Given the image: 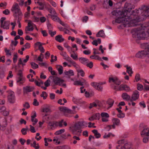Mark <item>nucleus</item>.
<instances>
[{"mask_svg": "<svg viewBox=\"0 0 149 149\" xmlns=\"http://www.w3.org/2000/svg\"><path fill=\"white\" fill-rule=\"evenodd\" d=\"M130 14V15L135 16H137L139 14V17L140 19L149 18V6L143 5L139 8L138 9H136Z\"/></svg>", "mask_w": 149, "mask_h": 149, "instance_id": "obj_1", "label": "nucleus"}, {"mask_svg": "<svg viewBox=\"0 0 149 149\" xmlns=\"http://www.w3.org/2000/svg\"><path fill=\"white\" fill-rule=\"evenodd\" d=\"M139 19H115L112 21L113 24H121L124 26L130 27L138 24L137 22Z\"/></svg>", "mask_w": 149, "mask_h": 149, "instance_id": "obj_2", "label": "nucleus"}, {"mask_svg": "<svg viewBox=\"0 0 149 149\" xmlns=\"http://www.w3.org/2000/svg\"><path fill=\"white\" fill-rule=\"evenodd\" d=\"M88 124L86 122L84 121H79L74 125L70 127V130L74 134H78L80 132L79 130L86 127Z\"/></svg>", "mask_w": 149, "mask_h": 149, "instance_id": "obj_3", "label": "nucleus"}, {"mask_svg": "<svg viewBox=\"0 0 149 149\" xmlns=\"http://www.w3.org/2000/svg\"><path fill=\"white\" fill-rule=\"evenodd\" d=\"M136 37L139 39L149 38V26L145 27L138 30L136 33Z\"/></svg>", "mask_w": 149, "mask_h": 149, "instance_id": "obj_4", "label": "nucleus"}, {"mask_svg": "<svg viewBox=\"0 0 149 149\" xmlns=\"http://www.w3.org/2000/svg\"><path fill=\"white\" fill-rule=\"evenodd\" d=\"M135 8L134 5L130 3H126L124 6L123 9L122 10L124 15H123L125 16V19H130V13L132 9Z\"/></svg>", "mask_w": 149, "mask_h": 149, "instance_id": "obj_5", "label": "nucleus"}, {"mask_svg": "<svg viewBox=\"0 0 149 149\" xmlns=\"http://www.w3.org/2000/svg\"><path fill=\"white\" fill-rule=\"evenodd\" d=\"M146 56L149 58V44L144 50L139 52L136 55V56L139 58H143Z\"/></svg>", "mask_w": 149, "mask_h": 149, "instance_id": "obj_6", "label": "nucleus"}, {"mask_svg": "<svg viewBox=\"0 0 149 149\" xmlns=\"http://www.w3.org/2000/svg\"><path fill=\"white\" fill-rule=\"evenodd\" d=\"M49 6V8H47V9L48 11L50 13V14H48L47 16V17L48 18H52L53 19H59L58 17L57 14L56 13L55 10L49 5H48Z\"/></svg>", "mask_w": 149, "mask_h": 149, "instance_id": "obj_7", "label": "nucleus"}, {"mask_svg": "<svg viewBox=\"0 0 149 149\" xmlns=\"http://www.w3.org/2000/svg\"><path fill=\"white\" fill-rule=\"evenodd\" d=\"M7 92L8 93L7 96L8 101L10 103H14L15 100V94L14 92L11 90L8 91Z\"/></svg>", "mask_w": 149, "mask_h": 149, "instance_id": "obj_8", "label": "nucleus"}, {"mask_svg": "<svg viewBox=\"0 0 149 149\" xmlns=\"http://www.w3.org/2000/svg\"><path fill=\"white\" fill-rule=\"evenodd\" d=\"M111 13L112 15L113 16L118 17L120 18H125V17L123 15V11H121L118 9H117L114 10ZM123 15H124L123 14Z\"/></svg>", "mask_w": 149, "mask_h": 149, "instance_id": "obj_9", "label": "nucleus"}, {"mask_svg": "<svg viewBox=\"0 0 149 149\" xmlns=\"http://www.w3.org/2000/svg\"><path fill=\"white\" fill-rule=\"evenodd\" d=\"M10 23L5 19H1L0 20V27L4 29H9Z\"/></svg>", "mask_w": 149, "mask_h": 149, "instance_id": "obj_10", "label": "nucleus"}, {"mask_svg": "<svg viewBox=\"0 0 149 149\" xmlns=\"http://www.w3.org/2000/svg\"><path fill=\"white\" fill-rule=\"evenodd\" d=\"M100 116L102 122H107L109 121V118L110 116L107 113L105 112H102L100 114Z\"/></svg>", "mask_w": 149, "mask_h": 149, "instance_id": "obj_11", "label": "nucleus"}, {"mask_svg": "<svg viewBox=\"0 0 149 149\" xmlns=\"http://www.w3.org/2000/svg\"><path fill=\"white\" fill-rule=\"evenodd\" d=\"M91 85L99 91H102V87L101 86L100 84L99 83L93 82L91 83Z\"/></svg>", "mask_w": 149, "mask_h": 149, "instance_id": "obj_12", "label": "nucleus"}, {"mask_svg": "<svg viewBox=\"0 0 149 149\" xmlns=\"http://www.w3.org/2000/svg\"><path fill=\"white\" fill-rule=\"evenodd\" d=\"M25 22H28V26L26 27L25 29L26 33H28L27 30L29 31H33V26L34 24L32 23V22L30 20H28L27 19L25 20Z\"/></svg>", "mask_w": 149, "mask_h": 149, "instance_id": "obj_13", "label": "nucleus"}, {"mask_svg": "<svg viewBox=\"0 0 149 149\" xmlns=\"http://www.w3.org/2000/svg\"><path fill=\"white\" fill-rule=\"evenodd\" d=\"M118 90L119 91L124 90L127 92L132 91V90L130 87L125 84L120 85L118 87Z\"/></svg>", "mask_w": 149, "mask_h": 149, "instance_id": "obj_14", "label": "nucleus"}, {"mask_svg": "<svg viewBox=\"0 0 149 149\" xmlns=\"http://www.w3.org/2000/svg\"><path fill=\"white\" fill-rule=\"evenodd\" d=\"M59 109L61 112L65 113H75L76 111H72L70 109H69L68 108L65 107H62L59 108Z\"/></svg>", "mask_w": 149, "mask_h": 149, "instance_id": "obj_15", "label": "nucleus"}, {"mask_svg": "<svg viewBox=\"0 0 149 149\" xmlns=\"http://www.w3.org/2000/svg\"><path fill=\"white\" fill-rule=\"evenodd\" d=\"M139 92L137 90L133 92L130 101L132 102L137 100L139 97Z\"/></svg>", "mask_w": 149, "mask_h": 149, "instance_id": "obj_16", "label": "nucleus"}, {"mask_svg": "<svg viewBox=\"0 0 149 149\" xmlns=\"http://www.w3.org/2000/svg\"><path fill=\"white\" fill-rule=\"evenodd\" d=\"M14 17L17 18L19 19L22 17L23 15L21 10L13 13Z\"/></svg>", "mask_w": 149, "mask_h": 149, "instance_id": "obj_17", "label": "nucleus"}, {"mask_svg": "<svg viewBox=\"0 0 149 149\" xmlns=\"http://www.w3.org/2000/svg\"><path fill=\"white\" fill-rule=\"evenodd\" d=\"M29 56L28 55H27L26 56V59H24L23 58H19L18 60V65L21 64L22 65H25V63H26L29 60Z\"/></svg>", "mask_w": 149, "mask_h": 149, "instance_id": "obj_18", "label": "nucleus"}, {"mask_svg": "<svg viewBox=\"0 0 149 149\" xmlns=\"http://www.w3.org/2000/svg\"><path fill=\"white\" fill-rule=\"evenodd\" d=\"M20 10L21 9L19 4L16 3H13L11 9V10L13 13Z\"/></svg>", "mask_w": 149, "mask_h": 149, "instance_id": "obj_19", "label": "nucleus"}, {"mask_svg": "<svg viewBox=\"0 0 149 149\" xmlns=\"http://www.w3.org/2000/svg\"><path fill=\"white\" fill-rule=\"evenodd\" d=\"M126 143V141L124 140H121L118 141V145L116 148L118 149H123L124 146V144Z\"/></svg>", "mask_w": 149, "mask_h": 149, "instance_id": "obj_20", "label": "nucleus"}, {"mask_svg": "<svg viewBox=\"0 0 149 149\" xmlns=\"http://www.w3.org/2000/svg\"><path fill=\"white\" fill-rule=\"evenodd\" d=\"M112 122L113 124L112 125V127L113 129L115 128L116 125H118L120 123V120L117 118H113L112 119Z\"/></svg>", "mask_w": 149, "mask_h": 149, "instance_id": "obj_21", "label": "nucleus"}, {"mask_svg": "<svg viewBox=\"0 0 149 149\" xmlns=\"http://www.w3.org/2000/svg\"><path fill=\"white\" fill-rule=\"evenodd\" d=\"M0 124L2 127H5L7 126V120L5 118L3 117L0 119Z\"/></svg>", "mask_w": 149, "mask_h": 149, "instance_id": "obj_22", "label": "nucleus"}, {"mask_svg": "<svg viewBox=\"0 0 149 149\" xmlns=\"http://www.w3.org/2000/svg\"><path fill=\"white\" fill-rule=\"evenodd\" d=\"M141 135L142 136H149V128L147 127L144 128L143 130L141 132Z\"/></svg>", "mask_w": 149, "mask_h": 149, "instance_id": "obj_23", "label": "nucleus"}, {"mask_svg": "<svg viewBox=\"0 0 149 149\" xmlns=\"http://www.w3.org/2000/svg\"><path fill=\"white\" fill-rule=\"evenodd\" d=\"M48 126L52 129L53 130L56 127V121L49 122L48 123Z\"/></svg>", "mask_w": 149, "mask_h": 149, "instance_id": "obj_24", "label": "nucleus"}, {"mask_svg": "<svg viewBox=\"0 0 149 149\" xmlns=\"http://www.w3.org/2000/svg\"><path fill=\"white\" fill-rule=\"evenodd\" d=\"M54 21L57 22L62 25L63 26L67 28H69V26L66 23L62 22L60 19H54Z\"/></svg>", "mask_w": 149, "mask_h": 149, "instance_id": "obj_25", "label": "nucleus"}, {"mask_svg": "<svg viewBox=\"0 0 149 149\" xmlns=\"http://www.w3.org/2000/svg\"><path fill=\"white\" fill-rule=\"evenodd\" d=\"M25 80V78L23 76L18 77L16 81L19 84H22L24 82Z\"/></svg>", "mask_w": 149, "mask_h": 149, "instance_id": "obj_26", "label": "nucleus"}, {"mask_svg": "<svg viewBox=\"0 0 149 149\" xmlns=\"http://www.w3.org/2000/svg\"><path fill=\"white\" fill-rule=\"evenodd\" d=\"M50 79H51V80H52L53 82L56 85H58V82H59L60 79L58 77L53 76H50Z\"/></svg>", "mask_w": 149, "mask_h": 149, "instance_id": "obj_27", "label": "nucleus"}, {"mask_svg": "<svg viewBox=\"0 0 149 149\" xmlns=\"http://www.w3.org/2000/svg\"><path fill=\"white\" fill-rule=\"evenodd\" d=\"M127 69V72L129 75L130 76H132V74L133 73V72L132 71V68L130 66L127 65L125 66Z\"/></svg>", "mask_w": 149, "mask_h": 149, "instance_id": "obj_28", "label": "nucleus"}, {"mask_svg": "<svg viewBox=\"0 0 149 149\" xmlns=\"http://www.w3.org/2000/svg\"><path fill=\"white\" fill-rule=\"evenodd\" d=\"M79 61L81 64L84 65L86 64V63L88 62V59L86 58L83 57H79L78 58Z\"/></svg>", "mask_w": 149, "mask_h": 149, "instance_id": "obj_29", "label": "nucleus"}, {"mask_svg": "<svg viewBox=\"0 0 149 149\" xmlns=\"http://www.w3.org/2000/svg\"><path fill=\"white\" fill-rule=\"evenodd\" d=\"M100 101L98 100H96L94 102L90 104L89 108L90 109H91L93 107L99 106L100 105Z\"/></svg>", "mask_w": 149, "mask_h": 149, "instance_id": "obj_30", "label": "nucleus"}, {"mask_svg": "<svg viewBox=\"0 0 149 149\" xmlns=\"http://www.w3.org/2000/svg\"><path fill=\"white\" fill-rule=\"evenodd\" d=\"M96 36L97 37H105V35L104 31L103 30H100L96 34Z\"/></svg>", "mask_w": 149, "mask_h": 149, "instance_id": "obj_31", "label": "nucleus"}, {"mask_svg": "<svg viewBox=\"0 0 149 149\" xmlns=\"http://www.w3.org/2000/svg\"><path fill=\"white\" fill-rule=\"evenodd\" d=\"M33 88L32 87L26 86L23 88V91L24 93H27L33 91Z\"/></svg>", "mask_w": 149, "mask_h": 149, "instance_id": "obj_32", "label": "nucleus"}, {"mask_svg": "<svg viewBox=\"0 0 149 149\" xmlns=\"http://www.w3.org/2000/svg\"><path fill=\"white\" fill-rule=\"evenodd\" d=\"M35 14L36 16L35 19H45V17L43 16L41 13L40 11L36 12Z\"/></svg>", "mask_w": 149, "mask_h": 149, "instance_id": "obj_33", "label": "nucleus"}, {"mask_svg": "<svg viewBox=\"0 0 149 149\" xmlns=\"http://www.w3.org/2000/svg\"><path fill=\"white\" fill-rule=\"evenodd\" d=\"M55 40L58 42H61L64 41V39L63 38L61 35H59L55 37Z\"/></svg>", "mask_w": 149, "mask_h": 149, "instance_id": "obj_34", "label": "nucleus"}, {"mask_svg": "<svg viewBox=\"0 0 149 149\" xmlns=\"http://www.w3.org/2000/svg\"><path fill=\"white\" fill-rule=\"evenodd\" d=\"M70 63L72 66L75 68L76 70L80 68L79 65L72 60L71 61H70Z\"/></svg>", "mask_w": 149, "mask_h": 149, "instance_id": "obj_35", "label": "nucleus"}, {"mask_svg": "<svg viewBox=\"0 0 149 149\" xmlns=\"http://www.w3.org/2000/svg\"><path fill=\"white\" fill-rule=\"evenodd\" d=\"M122 97L125 100H130V97L127 93H124L122 94Z\"/></svg>", "mask_w": 149, "mask_h": 149, "instance_id": "obj_36", "label": "nucleus"}, {"mask_svg": "<svg viewBox=\"0 0 149 149\" xmlns=\"http://www.w3.org/2000/svg\"><path fill=\"white\" fill-rule=\"evenodd\" d=\"M64 73L65 75L68 76H73L74 75V71L72 70L68 71L65 70Z\"/></svg>", "mask_w": 149, "mask_h": 149, "instance_id": "obj_37", "label": "nucleus"}, {"mask_svg": "<svg viewBox=\"0 0 149 149\" xmlns=\"http://www.w3.org/2000/svg\"><path fill=\"white\" fill-rule=\"evenodd\" d=\"M71 51H70V57L74 60H77L78 59V56L77 53H74V52H73V53L72 54L71 52Z\"/></svg>", "mask_w": 149, "mask_h": 149, "instance_id": "obj_38", "label": "nucleus"}, {"mask_svg": "<svg viewBox=\"0 0 149 149\" xmlns=\"http://www.w3.org/2000/svg\"><path fill=\"white\" fill-rule=\"evenodd\" d=\"M56 67L59 74H61L63 73V67L60 65H57Z\"/></svg>", "mask_w": 149, "mask_h": 149, "instance_id": "obj_39", "label": "nucleus"}, {"mask_svg": "<svg viewBox=\"0 0 149 149\" xmlns=\"http://www.w3.org/2000/svg\"><path fill=\"white\" fill-rule=\"evenodd\" d=\"M63 120H62L60 121H56V127H63Z\"/></svg>", "mask_w": 149, "mask_h": 149, "instance_id": "obj_40", "label": "nucleus"}, {"mask_svg": "<svg viewBox=\"0 0 149 149\" xmlns=\"http://www.w3.org/2000/svg\"><path fill=\"white\" fill-rule=\"evenodd\" d=\"M92 132L94 134L96 138L98 139L100 137L101 135L100 133L98 132L97 130H92Z\"/></svg>", "mask_w": 149, "mask_h": 149, "instance_id": "obj_41", "label": "nucleus"}, {"mask_svg": "<svg viewBox=\"0 0 149 149\" xmlns=\"http://www.w3.org/2000/svg\"><path fill=\"white\" fill-rule=\"evenodd\" d=\"M5 52L6 56L9 58L11 57L12 53L10 50L8 49L7 48L5 49Z\"/></svg>", "mask_w": 149, "mask_h": 149, "instance_id": "obj_42", "label": "nucleus"}, {"mask_svg": "<svg viewBox=\"0 0 149 149\" xmlns=\"http://www.w3.org/2000/svg\"><path fill=\"white\" fill-rule=\"evenodd\" d=\"M54 149H70V147L68 146H63L56 147Z\"/></svg>", "mask_w": 149, "mask_h": 149, "instance_id": "obj_43", "label": "nucleus"}, {"mask_svg": "<svg viewBox=\"0 0 149 149\" xmlns=\"http://www.w3.org/2000/svg\"><path fill=\"white\" fill-rule=\"evenodd\" d=\"M31 146L35 149H38L39 148V144L38 143H36V141H34L33 143L31 144Z\"/></svg>", "mask_w": 149, "mask_h": 149, "instance_id": "obj_44", "label": "nucleus"}, {"mask_svg": "<svg viewBox=\"0 0 149 149\" xmlns=\"http://www.w3.org/2000/svg\"><path fill=\"white\" fill-rule=\"evenodd\" d=\"M77 71L78 74H80L81 76L82 77L84 76L85 73L82 70L79 68L77 70Z\"/></svg>", "mask_w": 149, "mask_h": 149, "instance_id": "obj_45", "label": "nucleus"}, {"mask_svg": "<svg viewBox=\"0 0 149 149\" xmlns=\"http://www.w3.org/2000/svg\"><path fill=\"white\" fill-rule=\"evenodd\" d=\"M117 78L116 77H113L111 76L109 78V82H113L114 83L117 80Z\"/></svg>", "mask_w": 149, "mask_h": 149, "instance_id": "obj_46", "label": "nucleus"}, {"mask_svg": "<svg viewBox=\"0 0 149 149\" xmlns=\"http://www.w3.org/2000/svg\"><path fill=\"white\" fill-rule=\"evenodd\" d=\"M114 135L111 133H109L108 134L106 133L103 136V138L104 139H107L111 136L113 137Z\"/></svg>", "mask_w": 149, "mask_h": 149, "instance_id": "obj_47", "label": "nucleus"}, {"mask_svg": "<svg viewBox=\"0 0 149 149\" xmlns=\"http://www.w3.org/2000/svg\"><path fill=\"white\" fill-rule=\"evenodd\" d=\"M52 141V140L50 138H44L45 145V146H47L48 145V142H51Z\"/></svg>", "mask_w": 149, "mask_h": 149, "instance_id": "obj_48", "label": "nucleus"}, {"mask_svg": "<svg viewBox=\"0 0 149 149\" xmlns=\"http://www.w3.org/2000/svg\"><path fill=\"white\" fill-rule=\"evenodd\" d=\"M64 81L63 80L60 79L58 85H59L61 86H63L65 88L66 87V85L64 83Z\"/></svg>", "mask_w": 149, "mask_h": 149, "instance_id": "obj_49", "label": "nucleus"}, {"mask_svg": "<svg viewBox=\"0 0 149 149\" xmlns=\"http://www.w3.org/2000/svg\"><path fill=\"white\" fill-rule=\"evenodd\" d=\"M65 131V130L64 129H62L56 131L55 132V134L56 135H58L63 133Z\"/></svg>", "mask_w": 149, "mask_h": 149, "instance_id": "obj_50", "label": "nucleus"}, {"mask_svg": "<svg viewBox=\"0 0 149 149\" xmlns=\"http://www.w3.org/2000/svg\"><path fill=\"white\" fill-rule=\"evenodd\" d=\"M81 83L82 84V86L85 85L86 86H88L89 85L88 82L84 79H81Z\"/></svg>", "mask_w": 149, "mask_h": 149, "instance_id": "obj_51", "label": "nucleus"}, {"mask_svg": "<svg viewBox=\"0 0 149 149\" xmlns=\"http://www.w3.org/2000/svg\"><path fill=\"white\" fill-rule=\"evenodd\" d=\"M28 127H26V128H22L21 130L22 134L23 135H25L27 134V131L28 130Z\"/></svg>", "mask_w": 149, "mask_h": 149, "instance_id": "obj_52", "label": "nucleus"}, {"mask_svg": "<svg viewBox=\"0 0 149 149\" xmlns=\"http://www.w3.org/2000/svg\"><path fill=\"white\" fill-rule=\"evenodd\" d=\"M90 58L92 59H97L98 60H101V58L98 55H93L90 56Z\"/></svg>", "mask_w": 149, "mask_h": 149, "instance_id": "obj_53", "label": "nucleus"}, {"mask_svg": "<svg viewBox=\"0 0 149 149\" xmlns=\"http://www.w3.org/2000/svg\"><path fill=\"white\" fill-rule=\"evenodd\" d=\"M35 82L36 84L38 86H40L41 85H42L43 84V82L40 79H39L38 81H35Z\"/></svg>", "mask_w": 149, "mask_h": 149, "instance_id": "obj_54", "label": "nucleus"}, {"mask_svg": "<svg viewBox=\"0 0 149 149\" xmlns=\"http://www.w3.org/2000/svg\"><path fill=\"white\" fill-rule=\"evenodd\" d=\"M63 45L64 47L67 49V50L68 52H70V51H71L72 50V48L68 45L67 43H64Z\"/></svg>", "mask_w": 149, "mask_h": 149, "instance_id": "obj_55", "label": "nucleus"}, {"mask_svg": "<svg viewBox=\"0 0 149 149\" xmlns=\"http://www.w3.org/2000/svg\"><path fill=\"white\" fill-rule=\"evenodd\" d=\"M114 102V100L112 99H109L108 100L107 103V104L109 106V107H111L112 106Z\"/></svg>", "mask_w": 149, "mask_h": 149, "instance_id": "obj_56", "label": "nucleus"}, {"mask_svg": "<svg viewBox=\"0 0 149 149\" xmlns=\"http://www.w3.org/2000/svg\"><path fill=\"white\" fill-rule=\"evenodd\" d=\"M132 145L130 143H126L124 144V146L123 148L125 149H130Z\"/></svg>", "mask_w": 149, "mask_h": 149, "instance_id": "obj_57", "label": "nucleus"}, {"mask_svg": "<svg viewBox=\"0 0 149 149\" xmlns=\"http://www.w3.org/2000/svg\"><path fill=\"white\" fill-rule=\"evenodd\" d=\"M137 89L139 91H141L143 88V86L139 83L137 84Z\"/></svg>", "mask_w": 149, "mask_h": 149, "instance_id": "obj_58", "label": "nucleus"}, {"mask_svg": "<svg viewBox=\"0 0 149 149\" xmlns=\"http://www.w3.org/2000/svg\"><path fill=\"white\" fill-rule=\"evenodd\" d=\"M51 80L50 77L44 83L46 87H48L50 85V83Z\"/></svg>", "mask_w": 149, "mask_h": 149, "instance_id": "obj_59", "label": "nucleus"}, {"mask_svg": "<svg viewBox=\"0 0 149 149\" xmlns=\"http://www.w3.org/2000/svg\"><path fill=\"white\" fill-rule=\"evenodd\" d=\"M32 68L33 69H36L38 68V64L34 62H32L31 63Z\"/></svg>", "mask_w": 149, "mask_h": 149, "instance_id": "obj_60", "label": "nucleus"}, {"mask_svg": "<svg viewBox=\"0 0 149 149\" xmlns=\"http://www.w3.org/2000/svg\"><path fill=\"white\" fill-rule=\"evenodd\" d=\"M42 46V44L40 42H37L35 44V48L38 47L39 49Z\"/></svg>", "mask_w": 149, "mask_h": 149, "instance_id": "obj_61", "label": "nucleus"}, {"mask_svg": "<svg viewBox=\"0 0 149 149\" xmlns=\"http://www.w3.org/2000/svg\"><path fill=\"white\" fill-rule=\"evenodd\" d=\"M85 65L89 67L90 68H91L93 67V63L92 62H90L89 63L88 62L86 63V64Z\"/></svg>", "mask_w": 149, "mask_h": 149, "instance_id": "obj_62", "label": "nucleus"}, {"mask_svg": "<svg viewBox=\"0 0 149 149\" xmlns=\"http://www.w3.org/2000/svg\"><path fill=\"white\" fill-rule=\"evenodd\" d=\"M40 96L42 97L44 99H45L47 97V94L46 92L43 91L42 92V94H41Z\"/></svg>", "mask_w": 149, "mask_h": 149, "instance_id": "obj_63", "label": "nucleus"}, {"mask_svg": "<svg viewBox=\"0 0 149 149\" xmlns=\"http://www.w3.org/2000/svg\"><path fill=\"white\" fill-rule=\"evenodd\" d=\"M95 120H99L100 119V114L99 113H96L93 115Z\"/></svg>", "mask_w": 149, "mask_h": 149, "instance_id": "obj_64", "label": "nucleus"}]
</instances>
